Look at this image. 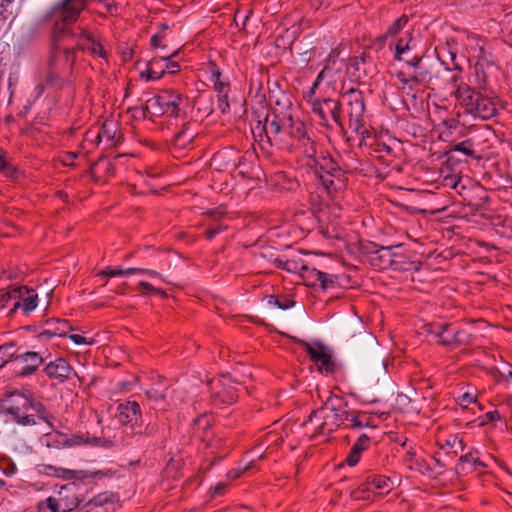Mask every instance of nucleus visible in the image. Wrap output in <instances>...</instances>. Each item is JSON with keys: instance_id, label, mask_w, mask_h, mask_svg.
<instances>
[{"instance_id": "obj_29", "label": "nucleus", "mask_w": 512, "mask_h": 512, "mask_svg": "<svg viewBox=\"0 0 512 512\" xmlns=\"http://www.w3.org/2000/svg\"><path fill=\"white\" fill-rule=\"evenodd\" d=\"M164 59L167 56L153 57L147 62V69L140 73L141 78H146L147 81H154L161 79L166 74Z\"/></svg>"}, {"instance_id": "obj_24", "label": "nucleus", "mask_w": 512, "mask_h": 512, "mask_svg": "<svg viewBox=\"0 0 512 512\" xmlns=\"http://www.w3.org/2000/svg\"><path fill=\"white\" fill-rule=\"evenodd\" d=\"M177 121L181 122V128L173 137V145L177 148L185 149L197 135V124L188 115L187 118L178 119Z\"/></svg>"}, {"instance_id": "obj_30", "label": "nucleus", "mask_w": 512, "mask_h": 512, "mask_svg": "<svg viewBox=\"0 0 512 512\" xmlns=\"http://www.w3.org/2000/svg\"><path fill=\"white\" fill-rule=\"evenodd\" d=\"M402 462L405 465V467L410 471L424 474L429 470V466L425 463L423 459L416 457V452L412 448L405 452V454L403 455Z\"/></svg>"}, {"instance_id": "obj_32", "label": "nucleus", "mask_w": 512, "mask_h": 512, "mask_svg": "<svg viewBox=\"0 0 512 512\" xmlns=\"http://www.w3.org/2000/svg\"><path fill=\"white\" fill-rule=\"evenodd\" d=\"M312 265L305 263L300 254L287 258L286 270L289 273H299L305 282L306 272L310 271Z\"/></svg>"}, {"instance_id": "obj_12", "label": "nucleus", "mask_w": 512, "mask_h": 512, "mask_svg": "<svg viewBox=\"0 0 512 512\" xmlns=\"http://www.w3.org/2000/svg\"><path fill=\"white\" fill-rule=\"evenodd\" d=\"M211 400L214 405H232L238 399V389L234 380L229 376H222L210 382Z\"/></svg>"}, {"instance_id": "obj_62", "label": "nucleus", "mask_w": 512, "mask_h": 512, "mask_svg": "<svg viewBox=\"0 0 512 512\" xmlns=\"http://www.w3.org/2000/svg\"><path fill=\"white\" fill-rule=\"evenodd\" d=\"M127 269H114L111 267H106L104 270L99 272L98 275L106 276V277H115V276H123V275H132L133 273L126 272Z\"/></svg>"}, {"instance_id": "obj_49", "label": "nucleus", "mask_w": 512, "mask_h": 512, "mask_svg": "<svg viewBox=\"0 0 512 512\" xmlns=\"http://www.w3.org/2000/svg\"><path fill=\"white\" fill-rule=\"evenodd\" d=\"M136 290L141 295H146L147 293H154V294H158L164 298L167 297V293L164 290L156 288L152 284H150L149 282H146V281H140L136 287Z\"/></svg>"}, {"instance_id": "obj_5", "label": "nucleus", "mask_w": 512, "mask_h": 512, "mask_svg": "<svg viewBox=\"0 0 512 512\" xmlns=\"http://www.w3.org/2000/svg\"><path fill=\"white\" fill-rule=\"evenodd\" d=\"M76 65L75 48H61L59 44H53L47 60L45 84L48 87L63 89L71 84V80L64 76L66 70L70 74Z\"/></svg>"}, {"instance_id": "obj_42", "label": "nucleus", "mask_w": 512, "mask_h": 512, "mask_svg": "<svg viewBox=\"0 0 512 512\" xmlns=\"http://www.w3.org/2000/svg\"><path fill=\"white\" fill-rule=\"evenodd\" d=\"M168 29L169 26L166 23L159 24L158 32L150 39V46L153 49L166 50L167 45L164 43V40L166 39V32Z\"/></svg>"}, {"instance_id": "obj_51", "label": "nucleus", "mask_w": 512, "mask_h": 512, "mask_svg": "<svg viewBox=\"0 0 512 512\" xmlns=\"http://www.w3.org/2000/svg\"><path fill=\"white\" fill-rule=\"evenodd\" d=\"M178 53H179V50L177 49L170 54L164 55V56L168 57V59H164V62H166V64H165L166 73L173 75L180 71L179 63L177 61L173 60V58H175L178 55Z\"/></svg>"}, {"instance_id": "obj_13", "label": "nucleus", "mask_w": 512, "mask_h": 512, "mask_svg": "<svg viewBox=\"0 0 512 512\" xmlns=\"http://www.w3.org/2000/svg\"><path fill=\"white\" fill-rule=\"evenodd\" d=\"M394 246H379L368 242L361 246V252L367 261L378 270L392 268Z\"/></svg>"}, {"instance_id": "obj_9", "label": "nucleus", "mask_w": 512, "mask_h": 512, "mask_svg": "<svg viewBox=\"0 0 512 512\" xmlns=\"http://www.w3.org/2000/svg\"><path fill=\"white\" fill-rule=\"evenodd\" d=\"M351 337V344L359 353L371 352L377 358L380 371L386 370L385 359L379 355L378 340L362 323H356L347 330Z\"/></svg>"}, {"instance_id": "obj_26", "label": "nucleus", "mask_w": 512, "mask_h": 512, "mask_svg": "<svg viewBox=\"0 0 512 512\" xmlns=\"http://www.w3.org/2000/svg\"><path fill=\"white\" fill-rule=\"evenodd\" d=\"M117 125L113 121H105L99 128L97 134L93 139H89L90 132L86 133V141H91L95 145H99L103 140L106 141L108 146L116 145L119 138L116 140Z\"/></svg>"}, {"instance_id": "obj_17", "label": "nucleus", "mask_w": 512, "mask_h": 512, "mask_svg": "<svg viewBox=\"0 0 512 512\" xmlns=\"http://www.w3.org/2000/svg\"><path fill=\"white\" fill-rule=\"evenodd\" d=\"M74 48L75 51L80 50L88 52L92 57H99L104 60L108 58V53L101 39L86 28H80L79 39Z\"/></svg>"}, {"instance_id": "obj_4", "label": "nucleus", "mask_w": 512, "mask_h": 512, "mask_svg": "<svg viewBox=\"0 0 512 512\" xmlns=\"http://www.w3.org/2000/svg\"><path fill=\"white\" fill-rule=\"evenodd\" d=\"M341 116L347 126L354 133L360 136L359 146L364 144L369 131L365 121L364 94L357 88H349L340 93Z\"/></svg>"}, {"instance_id": "obj_64", "label": "nucleus", "mask_w": 512, "mask_h": 512, "mask_svg": "<svg viewBox=\"0 0 512 512\" xmlns=\"http://www.w3.org/2000/svg\"><path fill=\"white\" fill-rule=\"evenodd\" d=\"M459 175H447L443 179V186L451 189H455L459 185Z\"/></svg>"}, {"instance_id": "obj_63", "label": "nucleus", "mask_w": 512, "mask_h": 512, "mask_svg": "<svg viewBox=\"0 0 512 512\" xmlns=\"http://www.w3.org/2000/svg\"><path fill=\"white\" fill-rule=\"evenodd\" d=\"M376 152L380 153L378 158L393 157V149L385 143H377Z\"/></svg>"}, {"instance_id": "obj_58", "label": "nucleus", "mask_w": 512, "mask_h": 512, "mask_svg": "<svg viewBox=\"0 0 512 512\" xmlns=\"http://www.w3.org/2000/svg\"><path fill=\"white\" fill-rule=\"evenodd\" d=\"M450 456V451H444V446L440 447V451L434 453L433 460L435 461L436 465L440 468H444L447 466L446 457Z\"/></svg>"}, {"instance_id": "obj_36", "label": "nucleus", "mask_w": 512, "mask_h": 512, "mask_svg": "<svg viewBox=\"0 0 512 512\" xmlns=\"http://www.w3.org/2000/svg\"><path fill=\"white\" fill-rule=\"evenodd\" d=\"M452 152H461L473 159H481V155L478 154L477 150L475 149L474 138H468L460 143L454 144L449 150V153Z\"/></svg>"}, {"instance_id": "obj_60", "label": "nucleus", "mask_w": 512, "mask_h": 512, "mask_svg": "<svg viewBox=\"0 0 512 512\" xmlns=\"http://www.w3.org/2000/svg\"><path fill=\"white\" fill-rule=\"evenodd\" d=\"M228 94L229 91H223L221 93H217L218 97V109L224 114L229 111L230 104L228 102Z\"/></svg>"}, {"instance_id": "obj_41", "label": "nucleus", "mask_w": 512, "mask_h": 512, "mask_svg": "<svg viewBox=\"0 0 512 512\" xmlns=\"http://www.w3.org/2000/svg\"><path fill=\"white\" fill-rule=\"evenodd\" d=\"M470 183L469 179L466 178L465 180L460 176L459 185L454 190L458 195H460L463 198V201H467V205L471 207V211L479 212L482 204L481 203H472L470 198L468 197V194L470 190L467 189L466 183Z\"/></svg>"}, {"instance_id": "obj_59", "label": "nucleus", "mask_w": 512, "mask_h": 512, "mask_svg": "<svg viewBox=\"0 0 512 512\" xmlns=\"http://www.w3.org/2000/svg\"><path fill=\"white\" fill-rule=\"evenodd\" d=\"M424 55L420 53L411 54H402V58L399 61L405 62L408 66L413 67L418 64L421 60H423Z\"/></svg>"}, {"instance_id": "obj_46", "label": "nucleus", "mask_w": 512, "mask_h": 512, "mask_svg": "<svg viewBox=\"0 0 512 512\" xmlns=\"http://www.w3.org/2000/svg\"><path fill=\"white\" fill-rule=\"evenodd\" d=\"M374 489L372 487V484L369 483V478L363 483H361L356 489H354L350 496L354 500H368L369 496H366L365 494L368 492H373Z\"/></svg>"}, {"instance_id": "obj_38", "label": "nucleus", "mask_w": 512, "mask_h": 512, "mask_svg": "<svg viewBox=\"0 0 512 512\" xmlns=\"http://www.w3.org/2000/svg\"><path fill=\"white\" fill-rule=\"evenodd\" d=\"M370 60V56L362 52L359 56H354L349 59V65L354 69L353 76H355L358 80H360L363 76H366V69L363 68V65Z\"/></svg>"}, {"instance_id": "obj_34", "label": "nucleus", "mask_w": 512, "mask_h": 512, "mask_svg": "<svg viewBox=\"0 0 512 512\" xmlns=\"http://www.w3.org/2000/svg\"><path fill=\"white\" fill-rule=\"evenodd\" d=\"M366 427L376 428V425L372 423L371 417H369L366 412L356 410L352 414L351 418L348 419V424L345 426V428L352 430Z\"/></svg>"}, {"instance_id": "obj_3", "label": "nucleus", "mask_w": 512, "mask_h": 512, "mask_svg": "<svg viewBox=\"0 0 512 512\" xmlns=\"http://www.w3.org/2000/svg\"><path fill=\"white\" fill-rule=\"evenodd\" d=\"M88 0H60L47 12L46 18H55L53 26V44H58L67 37H78L70 25L77 22L81 13L87 8Z\"/></svg>"}, {"instance_id": "obj_61", "label": "nucleus", "mask_w": 512, "mask_h": 512, "mask_svg": "<svg viewBox=\"0 0 512 512\" xmlns=\"http://www.w3.org/2000/svg\"><path fill=\"white\" fill-rule=\"evenodd\" d=\"M128 273H133V274H146L150 277H155V278H159L160 280L162 281H165V279L161 276L160 273H158L157 271L155 270H151V269H145V268H127V271Z\"/></svg>"}, {"instance_id": "obj_15", "label": "nucleus", "mask_w": 512, "mask_h": 512, "mask_svg": "<svg viewBox=\"0 0 512 512\" xmlns=\"http://www.w3.org/2000/svg\"><path fill=\"white\" fill-rule=\"evenodd\" d=\"M411 73L398 72L397 79L403 84L408 85L410 88L413 85H428L433 78V65L427 64L421 60L418 64L414 65Z\"/></svg>"}, {"instance_id": "obj_21", "label": "nucleus", "mask_w": 512, "mask_h": 512, "mask_svg": "<svg viewBox=\"0 0 512 512\" xmlns=\"http://www.w3.org/2000/svg\"><path fill=\"white\" fill-rule=\"evenodd\" d=\"M244 160V156H242L239 151L232 148L218 151L213 156L216 169L221 171L240 168Z\"/></svg>"}, {"instance_id": "obj_52", "label": "nucleus", "mask_w": 512, "mask_h": 512, "mask_svg": "<svg viewBox=\"0 0 512 512\" xmlns=\"http://www.w3.org/2000/svg\"><path fill=\"white\" fill-rule=\"evenodd\" d=\"M476 401L477 396L475 391H466L456 397L457 404L462 408H467L471 403H475Z\"/></svg>"}, {"instance_id": "obj_25", "label": "nucleus", "mask_w": 512, "mask_h": 512, "mask_svg": "<svg viewBox=\"0 0 512 512\" xmlns=\"http://www.w3.org/2000/svg\"><path fill=\"white\" fill-rule=\"evenodd\" d=\"M168 389L169 385L167 382L164 379H159L157 383H154L146 388L144 390V394L146 395L147 399L154 405L160 407L161 409H166Z\"/></svg>"}, {"instance_id": "obj_53", "label": "nucleus", "mask_w": 512, "mask_h": 512, "mask_svg": "<svg viewBox=\"0 0 512 512\" xmlns=\"http://www.w3.org/2000/svg\"><path fill=\"white\" fill-rule=\"evenodd\" d=\"M368 478L369 483L372 484L374 490L389 489L391 480L388 477L382 475H373Z\"/></svg>"}, {"instance_id": "obj_10", "label": "nucleus", "mask_w": 512, "mask_h": 512, "mask_svg": "<svg viewBox=\"0 0 512 512\" xmlns=\"http://www.w3.org/2000/svg\"><path fill=\"white\" fill-rule=\"evenodd\" d=\"M312 112L318 117L319 124L329 127L330 120L333 121L342 131L345 130V123L341 116L340 98L315 99L312 102Z\"/></svg>"}, {"instance_id": "obj_35", "label": "nucleus", "mask_w": 512, "mask_h": 512, "mask_svg": "<svg viewBox=\"0 0 512 512\" xmlns=\"http://www.w3.org/2000/svg\"><path fill=\"white\" fill-rule=\"evenodd\" d=\"M39 472L47 476H54L62 479H74L76 477V471L65 468L55 467L53 465L42 464L39 465Z\"/></svg>"}, {"instance_id": "obj_20", "label": "nucleus", "mask_w": 512, "mask_h": 512, "mask_svg": "<svg viewBox=\"0 0 512 512\" xmlns=\"http://www.w3.org/2000/svg\"><path fill=\"white\" fill-rule=\"evenodd\" d=\"M420 267L421 262L416 259V254L413 251L404 249L402 245L394 246L392 265L394 270L418 271Z\"/></svg>"}, {"instance_id": "obj_44", "label": "nucleus", "mask_w": 512, "mask_h": 512, "mask_svg": "<svg viewBox=\"0 0 512 512\" xmlns=\"http://www.w3.org/2000/svg\"><path fill=\"white\" fill-rule=\"evenodd\" d=\"M30 397H31L30 409L35 410V412L37 413L39 419L43 420L51 428H53V424H52L51 420L54 418V416L48 412L46 407L41 402L35 401L32 396H30Z\"/></svg>"}, {"instance_id": "obj_43", "label": "nucleus", "mask_w": 512, "mask_h": 512, "mask_svg": "<svg viewBox=\"0 0 512 512\" xmlns=\"http://www.w3.org/2000/svg\"><path fill=\"white\" fill-rule=\"evenodd\" d=\"M362 164L358 158L355 157L352 153H347L346 158L342 161L341 167L344 172V175L351 173H356L361 171Z\"/></svg>"}, {"instance_id": "obj_55", "label": "nucleus", "mask_w": 512, "mask_h": 512, "mask_svg": "<svg viewBox=\"0 0 512 512\" xmlns=\"http://www.w3.org/2000/svg\"><path fill=\"white\" fill-rule=\"evenodd\" d=\"M335 412V419L337 421L336 427H344L348 424V419L351 418L355 410H342L339 411L335 408L332 409Z\"/></svg>"}, {"instance_id": "obj_11", "label": "nucleus", "mask_w": 512, "mask_h": 512, "mask_svg": "<svg viewBox=\"0 0 512 512\" xmlns=\"http://www.w3.org/2000/svg\"><path fill=\"white\" fill-rule=\"evenodd\" d=\"M428 331L439 339V344L444 346L459 347L468 345L471 342V335L469 333L465 330H456L448 323L431 324Z\"/></svg>"}, {"instance_id": "obj_6", "label": "nucleus", "mask_w": 512, "mask_h": 512, "mask_svg": "<svg viewBox=\"0 0 512 512\" xmlns=\"http://www.w3.org/2000/svg\"><path fill=\"white\" fill-rule=\"evenodd\" d=\"M307 166L312 168L328 195L337 193L346 187L347 176L341 164L329 154L306 157Z\"/></svg>"}, {"instance_id": "obj_39", "label": "nucleus", "mask_w": 512, "mask_h": 512, "mask_svg": "<svg viewBox=\"0 0 512 512\" xmlns=\"http://www.w3.org/2000/svg\"><path fill=\"white\" fill-rule=\"evenodd\" d=\"M209 70L211 72L212 81H213V87L216 93H221L224 90L230 91V84L229 82L223 81L221 79L222 73L218 66L214 62H210L209 64Z\"/></svg>"}, {"instance_id": "obj_1", "label": "nucleus", "mask_w": 512, "mask_h": 512, "mask_svg": "<svg viewBox=\"0 0 512 512\" xmlns=\"http://www.w3.org/2000/svg\"><path fill=\"white\" fill-rule=\"evenodd\" d=\"M255 139L271 147L289 152H299L305 157L316 156L317 143L312 139L307 125L291 114L280 116L267 114L264 122L258 120L252 128Z\"/></svg>"}, {"instance_id": "obj_2", "label": "nucleus", "mask_w": 512, "mask_h": 512, "mask_svg": "<svg viewBox=\"0 0 512 512\" xmlns=\"http://www.w3.org/2000/svg\"><path fill=\"white\" fill-rule=\"evenodd\" d=\"M118 420L123 426L124 436L121 443L124 447L137 444L144 452L155 448L164 440V429L156 422L142 425V411L136 401H126L117 406Z\"/></svg>"}, {"instance_id": "obj_16", "label": "nucleus", "mask_w": 512, "mask_h": 512, "mask_svg": "<svg viewBox=\"0 0 512 512\" xmlns=\"http://www.w3.org/2000/svg\"><path fill=\"white\" fill-rule=\"evenodd\" d=\"M298 343L304 348L310 360L319 365L321 370H324L326 373H333L335 371L336 365L332 360V356L322 343L315 342L310 344L304 340H299Z\"/></svg>"}, {"instance_id": "obj_47", "label": "nucleus", "mask_w": 512, "mask_h": 512, "mask_svg": "<svg viewBox=\"0 0 512 512\" xmlns=\"http://www.w3.org/2000/svg\"><path fill=\"white\" fill-rule=\"evenodd\" d=\"M36 512H59L58 501L54 497H48L47 499L40 501L37 504Z\"/></svg>"}, {"instance_id": "obj_28", "label": "nucleus", "mask_w": 512, "mask_h": 512, "mask_svg": "<svg viewBox=\"0 0 512 512\" xmlns=\"http://www.w3.org/2000/svg\"><path fill=\"white\" fill-rule=\"evenodd\" d=\"M371 444V437L362 433L354 442L345 462L348 466L353 467L360 461L362 452L369 449Z\"/></svg>"}, {"instance_id": "obj_18", "label": "nucleus", "mask_w": 512, "mask_h": 512, "mask_svg": "<svg viewBox=\"0 0 512 512\" xmlns=\"http://www.w3.org/2000/svg\"><path fill=\"white\" fill-rule=\"evenodd\" d=\"M13 293L14 303L10 313L21 309L27 315L37 307L38 295L34 289L27 286H18L13 288Z\"/></svg>"}, {"instance_id": "obj_22", "label": "nucleus", "mask_w": 512, "mask_h": 512, "mask_svg": "<svg viewBox=\"0 0 512 512\" xmlns=\"http://www.w3.org/2000/svg\"><path fill=\"white\" fill-rule=\"evenodd\" d=\"M16 362H20L22 367L15 370V375L18 377H29L38 371L44 359L38 352L26 351L18 354Z\"/></svg>"}, {"instance_id": "obj_31", "label": "nucleus", "mask_w": 512, "mask_h": 512, "mask_svg": "<svg viewBox=\"0 0 512 512\" xmlns=\"http://www.w3.org/2000/svg\"><path fill=\"white\" fill-rule=\"evenodd\" d=\"M44 325L50 329L52 334L58 337H66L73 330L72 325L66 319L50 318L44 322Z\"/></svg>"}, {"instance_id": "obj_27", "label": "nucleus", "mask_w": 512, "mask_h": 512, "mask_svg": "<svg viewBox=\"0 0 512 512\" xmlns=\"http://www.w3.org/2000/svg\"><path fill=\"white\" fill-rule=\"evenodd\" d=\"M485 467L486 465L480 460L478 456H475L473 452H469L459 457L455 471L460 476L472 473L480 468Z\"/></svg>"}, {"instance_id": "obj_37", "label": "nucleus", "mask_w": 512, "mask_h": 512, "mask_svg": "<svg viewBox=\"0 0 512 512\" xmlns=\"http://www.w3.org/2000/svg\"><path fill=\"white\" fill-rule=\"evenodd\" d=\"M486 66L487 64L483 61H477L474 65L476 88L480 91H486L489 85V76L486 72Z\"/></svg>"}, {"instance_id": "obj_45", "label": "nucleus", "mask_w": 512, "mask_h": 512, "mask_svg": "<svg viewBox=\"0 0 512 512\" xmlns=\"http://www.w3.org/2000/svg\"><path fill=\"white\" fill-rule=\"evenodd\" d=\"M412 42V34H409V37L407 39L399 38L396 45H395V53H394V59L400 60L402 58V54H408L412 51L413 45Z\"/></svg>"}, {"instance_id": "obj_23", "label": "nucleus", "mask_w": 512, "mask_h": 512, "mask_svg": "<svg viewBox=\"0 0 512 512\" xmlns=\"http://www.w3.org/2000/svg\"><path fill=\"white\" fill-rule=\"evenodd\" d=\"M43 372L50 380L63 383L70 378L73 368L65 358L59 357L47 363L43 368Z\"/></svg>"}, {"instance_id": "obj_54", "label": "nucleus", "mask_w": 512, "mask_h": 512, "mask_svg": "<svg viewBox=\"0 0 512 512\" xmlns=\"http://www.w3.org/2000/svg\"><path fill=\"white\" fill-rule=\"evenodd\" d=\"M58 437L62 438V446L64 447H72L78 446L82 443H88V439L80 435H72L71 437L68 438L64 434H58Z\"/></svg>"}, {"instance_id": "obj_19", "label": "nucleus", "mask_w": 512, "mask_h": 512, "mask_svg": "<svg viewBox=\"0 0 512 512\" xmlns=\"http://www.w3.org/2000/svg\"><path fill=\"white\" fill-rule=\"evenodd\" d=\"M305 285L311 288H321L323 291L334 289L340 286L339 276L322 271L311 266L310 271L306 272Z\"/></svg>"}, {"instance_id": "obj_48", "label": "nucleus", "mask_w": 512, "mask_h": 512, "mask_svg": "<svg viewBox=\"0 0 512 512\" xmlns=\"http://www.w3.org/2000/svg\"><path fill=\"white\" fill-rule=\"evenodd\" d=\"M408 21L409 17L406 14L401 15L388 27L387 35L396 36L407 25Z\"/></svg>"}, {"instance_id": "obj_8", "label": "nucleus", "mask_w": 512, "mask_h": 512, "mask_svg": "<svg viewBox=\"0 0 512 512\" xmlns=\"http://www.w3.org/2000/svg\"><path fill=\"white\" fill-rule=\"evenodd\" d=\"M454 96L465 112L474 118L488 120L496 116L497 107L494 98L476 91L467 84L457 85Z\"/></svg>"}, {"instance_id": "obj_33", "label": "nucleus", "mask_w": 512, "mask_h": 512, "mask_svg": "<svg viewBox=\"0 0 512 512\" xmlns=\"http://www.w3.org/2000/svg\"><path fill=\"white\" fill-rule=\"evenodd\" d=\"M326 418L327 415H325V408L321 407L319 409L313 410L308 420L305 422V424H315L314 433L312 435V438L316 435L324 434L326 430Z\"/></svg>"}, {"instance_id": "obj_7", "label": "nucleus", "mask_w": 512, "mask_h": 512, "mask_svg": "<svg viewBox=\"0 0 512 512\" xmlns=\"http://www.w3.org/2000/svg\"><path fill=\"white\" fill-rule=\"evenodd\" d=\"M187 98L178 91L169 88L163 89L159 94L149 98L143 107V113L149 112L154 116H166L178 120L187 118Z\"/></svg>"}, {"instance_id": "obj_50", "label": "nucleus", "mask_w": 512, "mask_h": 512, "mask_svg": "<svg viewBox=\"0 0 512 512\" xmlns=\"http://www.w3.org/2000/svg\"><path fill=\"white\" fill-rule=\"evenodd\" d=\"M104 166L106 175L112 176L115 173L114 164L107 160L105 157H100L96 162L90 166V174L94 175V170L97 167Z\"/></svg>"}, {"instance_id": "obj_14", "label": "nucleus", "mask_w": 512, "mask_h": 512, "mask_svg": "<svg viewBox=\"0 0 512 512\" xmlns=\"http://www.w3.org/2000/svg\"><path fill=\"white\" fill-rule=\"evenodd\" d=\"M12 397H15L5 411L11 415L13 420L22 426L35 425L36 421L32 415H28L27 411L31 406V397H26L20 393H12Z\"/></svg>"}, {"instance_id": "obj_56", "label": "nucleus", "mask_w": 512, "mask_h": 512, "mask_svg": "<svg viewBox=\"0 0 512 512\" xmlns=\"http://www.w3.org/2000/svg\"><path fill=\"white\" fill-rule=\"evenodd\" d=\"M444 451H446V448H455L453 452H450V455L452 454V457L456 456L458 454L457 446H459L460 450H464V444L462 438H459L457 435L450 436L449 439L445 441Z\"/></svg>"}, {"instance_id": "obj_40", "label": "nucleus", "mask_w": 512, "mask_h": 512, "mask_svg": "<svg viewBox=\"0 0 512 512\" xmlns=\"http://www.w3.org/2000/svg\"><path fill=\"white\" fill-rule=\"evenodd\" d=\"M18 354V349L14 342L0 345V368L10 361L16 362Z\"/></svg>"}, {"instance_id": "obj_57", "label": "nucleus", "mask_w": 512, "mask_h": 512, "mask_svg": "<svg viewBox=\"0 0 512 512\" xmlns=\"http://www.w3.org/2000/svg\"><path fill=\"white\" fill-rule=\"evenodd\" d=\"M267 303L278 307L281 310H286L294 306L293 300L286 299L285 302L280 301L275 295L267 296Z\"/></svg>"}]
</instances>
